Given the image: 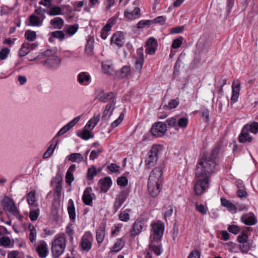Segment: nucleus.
<instances>
[{"label": "nucleus", "instance_id": "obj_6", "mask_svg": "<svg viewBox=\"0 0 258 258\" xmlns=\"http://www.w3.org/2000/svg\"><path fill=\"white\" fill-rule=\"evenodd\" d=\"M159 148V145H154L148 152L147 157L145 159V164L147 168L150 169L156 165L158 160Z\"/></svg>", "mask_w": 258, "mask_h": 258}, {"label": "nucleus", "instance_id": "obj_55", "mask_svg": "<svg viewBox=\"0 0 258 258\" xmlns=\"http://www.w3.org/2000/svg\"><path fill=\"white\" fill-rule=\"evenodd\" d=\"M39 214V209L38 208L35 209H31L29 215L30 219L32 221H36L38 217Z\"/></svg>", "mask_w": 258, "mask_h": 258}, {"label": "nucleus", "instance_id": "obj_19", "mask_svg": "<svg viewBox=\"0 0 258 258\" xmlns=\"http://www.w3.org/2000/svg\"><path fill=\"white\" fill-rule=\"evenodd\" d=\"M36 192L35 190H32L27 193L25 196L26 201L30 206V209L38 207L37 200L36 197Z\"/></svg>", "mask_w": 258, "mask_h": 258}, {"label": "nucleus", "instance_id": "obj_20", "mask_svg": "<svg viewBox=\"0 0 258 258\" xmlns=\"http://www.w3.org/2000/svg\"><path fill=\"white\" fill-rule=\"evenodd\" d=\"M106 225L104 223H101L96 231V239L97 243L100 244L104 241L105 236Z\"/></svg>", "mask_w": 258, "mask_h": 258}, {"label": "nucleus", "instance_id": "obj_36", "mask_svg": "<svg viewBox=\"0 0 258 258\" xmlns=\"http://www.w3.org/2000/svg\"><path fill=\"white\" fill-rule=\"evenodd\" d=\"M100 118L99 114H95L92 118H91L87 124L85 125L86 128H88L90 130H92L97 123L99 122Z\"/></svg>", "mask_w": 258, "mask_h": 258}, {"label": "nucleus", "instance_id": "obj_38", "mask_svg": "<svg viewBox=\"0 0 258 258\" xmlns=\"http://www.w3.org/2000/svg\"><path fill=\"white\" fill-rule=\"evenodd\" d=\"M102 69L104 73L108 75H111L114 72L112 64L109 62H103Z\"/></svg>", "mask_w": 258, "mask_h": 258}, {"label": "nucleus", "instance_id": "obj_14", "mask_svg": "<svg viewBox=\"0 0 258 258\" xmlns=\"http://www.w3.org/2000/svg\"><path fill=\"white\" fill-rule=\"evenodd\" d=\"M66 10L69 11H71V7L68 5H62L61 6H53L50 8L47 13L49 16H57L60 15H63L62 10Z\"/></svg>", "mask_w": 258, "mask_h": 258}, {"label": "nucleus", "instance_id": "obj_34", "mask_svg": "<svg viewBox=\"0 0 258 258\" xmlns=\"http://www.w3.org/2000/svg\"><path fill=\"white\" fill-rule=\"evenodd\" d=\"M34 44H30L29 43H24L19 51V55L20 57L24 56L27 55L30 51V50Z\"/></svg>", "mask_w": 258, "mask_h": 258}, {"label": "nucleus", "instance_id": "obj_10", "mask_svg": "<svg viewBox=\"0 0 258 258\" xmlns=\"http://www.w3.org/2000/svg\"><path fill=\"white\" fill-rule=\"evenodd\" d=\"M93 241L92 234L89 231L86 232L81 239L80 246L83 250L88 251L92 247Z\"/></svg>", "mask_w": 258, "mask_h": 258}, {"label": "nucleus", "instance_id": "obj_45", "mask_svg": "<svg viewBox=\"0 0 258 258\" xmlns=\"http://www.w3.org/2000/svg\"><path fill=\"white\" fill-rule=\"evenodd\" d=\"M188 122V119L186 117H181L177 120V130L179 128L184 129L186 127Z\"/></svg>", "mask_w": 258, "mask_h": 258}, {"label": "nucleus", "instance_id": "obj_11", "mask_svg": "<svg viewBox=\"0 0 258 258\" xmlns=\"http://www.w3.org/2000/svg\"><path fill=\"white\" fill-rule=\"evenodd\" d=\"M145 47V53L149 55H154L157 49L158 43L156 39L150 37L148 39Z\"/></svg>", "mask_w": 258, "mask_h": 258}, {"label": "nucleus", "instance_id": "obj_18", "mask_svg": "<svg viewBox=\"0 0 258 258\" xmlns=\"http://www.w3.org/2000/svg\"><path fill=\"white\" fill-rule=\"evenodd\" d=\"M127 198V194L124 191H120L116 196L113 205V209L115 212H117V211L120 208L126 200Z\"/></svg>", "mask_w": 258, "mask_h": 258}, {"label": "nucleus", "instance_id": "obj_43", "mask_svg": "<svg viewBox=\"0 0 258 258\" xmlns=\"http://www.w3.org/2000/svg\"><path fill=\"white\" fill-rule=\"evenodd\" d=\"M115 103L116 100L109 102V103L106 105L105 110L104 111V116L107 115L108 114H109V115L111 114L115 108Z\"/></svg>", "mask_w": 258, "mask_h": 258}, {"label": "nucleus", "instance_id": "obj_21", "mask_svg": "<svg viewBox=\"0 0 258 258\" xmlns=\"http://www.w3.org/2000/svg\"><path fill=\"white\" fill-rule=\"evenodd\" d=\"M247 126H243L238 137V141L240 143H244L246 142H252L253 138L249 135V131L247 130Z\"/></svg>", "mask_w": 258, "mask_h": 258}, {"label": "nucleus", "instance_id": "obj_50", "mask_svg": "<svg viewBox=\"0 0 258 258\" xmlns=\"http://www.w3.org/2000/svg\"><path fill=\"white\" fill-rule=\"evenodd\" d=\"M97 169L95 166H93L91 167L88 168L87 175L88 179L89 180H92L97 175Z\"/></svg>", "mask_w": 258, "mask_h": 258}, {"label": "nucleus", "instance_id": "obj_59", "mask_svg": "<svg viewBox=\"0 0 258 258\" xmlns=\"http://www.w3.org/2000/svg\"><path fill=\"white\" fill-rule=\"evenodd\" d=\"M149 248L151 251H153L157 255H159L161 253V247L159 245H155L153 243H151Z\"/></svg>", "mask_w": 258, "mask_h": 258}, {"label": "nucleus", "instance_id": "obj_47", "mask_svg": "<svg viewBox=\"0 0 258 258\" xmlns=\"http://www.w3.org/2000/svg\"><path fill=\"white\" fill-rule=\"evenodd\" d=\"M123 247V242L121 239H118L114 245L112 246L111 250L112 251L117 252L120 251Z\"/></svg>", "mask_w": 258, "mask_h": 258}, {"label": "nucleus", "instance_id": "obj_44", "mask_svg": "<svg viewBox=\"0 0 258 258\" xmlns=\"http://www.w3.org/2000/svg\"><path fill=\"white\" fill-rule=\"evenodd\" d=\"M13 243L12 244V241L10 237L8 236H3L0 238V245L3 246L5 247H12Z\"/></svg>", "mask_w": 258, "mask_h": 258}, {"label": "nucleus", "instance_id": "obj_32", "mask_svg": "<svg viewBox=\"0 0 258 258\" xmlns=\"http://www.w3.org/2000/svg\"><path fill=\"white\" fill-rule=\"evenodd\" d=\"M68 212L69 215V217L72 221L74 222L76 219V211L74 206V203L72 199L69 201L68 206Z\"/></svg>", "mask_w": 258, "mask_h": 258}, {"label": "nucleus", "instance_id": "obj_26", "mask_svg": "<svg viewBox=\"0 0 258 258\" xmlns=\"http://www.w3.org/2000/svg\"><path fill=\"white\" fill-rule=\"evenodd\" d=\"M99 184L101 190L104 192H106L112 184V180L110 177H106L100 179Z\"/></svg>", "mask_w": 258, "mask_h": 258}, {"label": "nucleus", "instance_id": "obj_30", "mask_svg": "<svg viewBox=\"0 0 258 258\" xmlns=\"http://www.w3.org/2000/svg\"><path fill=\"white\" fill-rule=\"evenodd\" d=\"M90 75L87 72H81L78 75V81L82 85H88L90 82Z\"/></svg>", "mask_w": 258, "mask_h": 258}, {"label": "nucleus", "instance_id": "obj_3", "mask_svg": "<svg viewBox=\"0 0 258 258\" xmlns=\"http://www.w3.org/2000/svg\"><path fill=\"white\" fill-rule=\"evenodd\" d=\"M46 10L39 7L34 11V13L29 16L26 21L27 25L32 27H41L46 17L45 13Z\"/></svg>", "mask_w": 258, "mask_h": 258}, {"label": "nucleus", "instance_id": "obj_53", "mask_svg": "<svg viewBox=\"0 0 258 258\" xmlns=\"http://www.w3.org/2000/svg\"><path fill=\"white\" fill-rule=\"evenodd\" d=\"M88 128L85 126L84 130L82 131L81 137L84 140H88L93 137V135L91 133Z\"/></svg>", "mask_w": 258, "mask_h": 258}, {"label": "nucleus", "instance_id": "obj_51", "mask_svg": "<svg viewBox=\"0 0 258 258\" xmlns=\"http://www.w3.org/2000/svg\"><path fill=\"white\" fill-rule=\"evenodd\" d=\"M166 21V17L165 16H160L151 20V25L153 24H158L159 25H163L165 24Z\"/></svg>", "mask_w": 258, "mask_h": 258}, {"label": "nucleus", "instance_id": "obj_31", "mask_svg": "<svg viewBox=\"0 0 258 258\" xmlns=\"http://www.w3.org/2000/svg\"><path fill=\"white\" fill-rule=\"evenodd\" d=\"M94 42L93 37L91 36H89L85 47V52L88 55H91L93 53Z\"/></svg>", "mask_w": 258, "mask_h": 258}, {"label": "nucleus", "instance_id": "obj_12", "mask_svg": "<svg viewBox=\"0 0 258 258\" xmlns=\"http://www.w3.org/2000/svg\"><path fill=\"white\" fill-rule=\"evenodd\" d=\"M36 251L39 257L45 258L48 254V248L46 242L44 240H40L36 245Z\"/></svg>", "mask_w": 258, "mask_h": 258}, {"label": "nucleus", "instance_id": "obj_23", "mask_svg": "<svg viewBox=\"0 0 258 258\" xmlns=\"http://www.w3.org/2000/svg\"><path fill=\"white\" fill-rule=\"evenodd\" d=\"M97 98L102 102H111L115 100V96L113 93H105L104 91H100Z\"/></svg>", "mask_w": 258, "mask_h": 258}, {"label": "nucleus", "instance_id": "obj_63", "mask_svg": "<svg viewBox=\"0 0 258 258\" xmlns=\"http://www.w3.org/2000/svg\"><path fill=\"white\" fill-rule=\"evenodd\" d=\"M117 183L120 186H125L128 183V179L125 176L119 177L117 179Z\"/></svg>", "mask_w": 258, "mask_h": 258}, {"label": "nucleus", "instance_id": "obj_35", "mask_svg": "<svg viewBox=\"0 0 258 258\" xmlns=\"http://www.w3.org/2000/svg\"><path fill=\"white\" fill-rule=\"evenodd\" d=\"M50 37L49 38V41L53 42V38L58 39L60 41H62L65 38V34L62 31H56L52 32L49 34Z\"/></svg>", "mask_w": 258, "mask_h": 258}, {"label": "nucleus", "instance_id": "obj_15", "mask_svg": "<svg viewBox=\"0 0 258 258\" xmlns=\"http://www.w3.org/2000/svg\"><path fill=\"white\" fill-rule=\"evenodd\" d=\"M145 225V223L141 219H137L130 230L131 235L136 236L139 234L142 231Z\"/></svg>", "mask_w": 258, "mask_h": 258}, {"label": "nucleus", "instance_id": "obj_62", "mask_svg": "<svg viewBox=\"0 0 258 258\" xmlns=\"http://www.w3.org/2000/svg\"><path fill=\"white\" fill-rule=\"evenodd\" d=\"M179 104V101L178 99H171L170 100L168 105H167V108L171 110L175 108Z\"/></svg>", "mask_w": 258, "mask_h": 258}, {"label": "nucleus", "instance_id": "obj_7", "mask_svg": "<svg viewBox=\"0 0 258 258\" xmlns=\"http://www.w3.org/2000/svg\"><path fill=\"white\" fill-rule=\"evenodd\" d=\"M2 206L5 211H8L16 217L20 216L19 210L14 201L8 196H5L1 202Z\"/></svg>", "mask_w": 258, "mask_h": 258}, {"label": "nucleus", "instance_id": "obj_24", "mask_svg": "<svg viewBox=\"0 0 258 258\" xmlns=\"http://www.w3.org/2000/svg\"><path fill=\"white\" fill-rule=\"evenodd\" d=\"M140 15V9L138 7H136L133 11L126 9L124 13V17L129 20H133L138 18Z\"/></svg>", "mask_w": 258, "mask_h": 258}, {"label": "nucleus", "instance_id": "obj_25", "mask_svg": "<svg viewBox=\"0 0 258 258\" xmlns=\"http://www.w3.org/2000/svg\"><path fill=\"white\" fill-rule=\"evenodd\" d=\"M54 180H55V182L56 183L54 189V193L58 198H60L61 195L62 190V177L60 173H57L56 174V176Z\"/></svg>", "mask_w": 258, "mask_h": 258}, {"label": "nucleus", "instance_id": "obj_58", "mask_svg": "<svg viewBox=\"0 0 258 258\" xmlns=\"http://www.w3.org/2000/svg\"><path fill=\"white\" fill-rule=\"evenodd\" d=\"M78 25H70L66 30V32L70 36L74 35L78 29Z\"/></svg>", "mask_w": 258, "mask_h": 258}, {"label": "nucleus", "instance_id": "obj_37", "mask_svg": "<svg viewBox=\"0 0 258 258\" xmlns=\"http://www.w3.org/2000/svg\"><path fill=\"white\" fill-rule=\"evenodd\" d=\"M28 230L30 232L29 234V239L31 243H34L36 240L37 231L34 226L31 224H29Z\"/></svg>", "mask_w": 258, "mask_h": 258}, {"label": "nucleus", "instance_id": "obj_49", "mask_svg": "<svg viewBox=\"0 0 258 258\" xmlns=\"http://www.w3.org/2000/svg\"><path fill=\"white\" fill-rule=\"evenodd\" d=\"M131 72L130 67L124 66L121 68L119 72V76L121 78H124L130 74Z\"/></svg>", "mask_w": 258, "mask_h": 258}, {"label": "nucleus", "instance_id": "obj_40", "mask_svg": "<svg viewBox=\"0 0 258 258\" xmlns=\"http://www.w3.org/2000/svg\"><path fill=\"white\" fill-rule=\"evenodd\" d=\"M248 231L249 228H246L245 230L241 231L240 234L237 237V240L240 243H246L247 242Z\"/></svg>", "mask_w": 258, "mask_h": 258}, {"label": "nucleus", "instance_id": "obj_60", "mask_svg": "<svg viewBox=\"0 0 258 258\" xmlns=\"http://www.w3.org/2000/svg\"><path fill=\"white\" fill-rule=\"evenodd\" d=\"M166 122L169 126L173 127L176 131L177 130V120L175 118H168L166 119Z\"/></svg>", "mask_w": 258, "mask_h": 258}, {"label": "nucleus", "instance_id": "obj_13", "mask_svg": "<svg viewBox=\"0 0 258 258\" xmlns=\"http://www.w3.org/2000/svg\"><path fill=\"white\" fill-rule=\"evenodd\" d=\"M124 36L123 32L118 31L114 33L111 38V45L116 46L118 48L121 47L124 43Z\"/></svg>", "mask_w": 258, "mask_h": 258}, {"label": "nucleus", "instance_id": "obj_52", "mask_svg": "<svg viewBox=\"0 0 258 258\" xmlns=\"http://www.w3.org/2000/svg\"><path fill=\"white\" fill-rule=\"evenodd\" d=\"M58 62L59 60L57 57H52L47 58L45 61V64L47 65L48 67H53Z\"/></svg>", "mask_w": 258, "mask_h": 258}, {"label": "nucleus", "instance_id": "obj_5", "mask_svg": "<svg viewBox=\"0 0 258 258\" xmlns=\"http://www.w3.org/2000/svg\"><path fill=\"white\" fill-rule=\"evenodd\" d=\"M152 231L150 235L151 243L153 241L160 240L162 237L164 230V223L161 221L152 223L151 224Z\"/></svg>", "mask_w": 258, "mask_h": 258}, {"label": "nucleus", "instance_id": "obj_39", "mask_svg": "<svg viewBox=\"0 0 258 258\" xmlns=\"http://www.w3.org/2000/svg\"><path fill=\"white\" fill-rule=\"evenodd\" d=\"M118 14L115 15L114 17L110 18L106 24L104 26V30L105 31H110L111 27L116 23L117 19L118 16Z\"/></svg>", "mask_w": 258, "mask_h": 258}, {"label": "nucleus", "instance_id": "obj_41", "mask_svg": "<svg viewBox=\"0 0 258 258\" xmlns=\"http://www.w3.org/2000/svg\"><path fill=\"white\" fill-rule=\"evenodd\" d=\"M131 210L127 209L124 210H121L120 214L118 215V217L120 220L123 222H127L130 219V213Z\"/></svg>", "mask_w": 258, "mask_h": 258}, {"label": "nucleus", "instance_id": "obj_42", "mask_svg": "<svg viewBox=\"0 0 258 258\" xmlns=\"http://www.w3.org/2000/svg\"><path fill=\"white\" fill-rule=\"evenodd\" d=\"M221 202L223 206L227 208L230 211H235L236 209V206L225 198H221Z\"/></svg>", "mask_w": 258, "mask_h": 258}, {"label": "nucleus", "instance_id": "obj_22", "mask_svg": "<svg viewBox=\"0 0 258 258\" xmlns=\"http://www.w3.org/2000/svg\"><path fill=\"white\" fill-rule=\"evenodd\" d=\"M137 56L136 58L135 68L140 72L142 70L144 62L143 49H138L137 51Z\"/></svg>", "mask_w": 258, "mask_h": 258}, {"label": "nucleus", "instance_id": "obj_54", "mask_svg": "<svg viewBox=\"0 0 258 258\" xmlns=\"http://www.w3.org/2000/svg\"><path fill=\"white\" fill-rule=\"evenodd\" d=\"M183 40V38L181 36L174 39L172 42L171 48L173 49L179 48L182 44Z\"/></svg>", "mask_w": 258, "mask_h": 258}, {"label": "nucleus", "instance_id": "obj_29", "mask_svg": "<svg viewBox=\"0 0 258 258\" xmlns=\"http://www.w3.org/2000/svg\"><path fill=\"white\" fill-rule=\"evenodd\" d=\"M64 24V20L60 17H55L50 21V25L53 29H61Z\"/></svg>", "mask_w": 258, "mask_h": 258}, {"label": "nucleus", "instance_id": "obj_56", "mask_svg": "<svg viewBox=\"0 0 258 258\" xmlns=\"http://www.w3.org/2000/svg\"><path fill=\"white\" fill-rule=\"evenodd\" d=\"M10 52V49L7 47H4L0 50V59H6Z\"/></svg>", "mask_w": 258, "mask_h": 258}, {"label": "nucleus", "instance_id": "obj_61", "mask_svg": "<svg viewBox=\"0 0 258 258\" xmlns=\"http://www.w3.org/2000/svg\"><path fill=\"white\" fill-rule=\"evenodd\" d=\"M228 230L234 234H237L240 231V227L236 225H231L228 226Z\"/></svg>", "mask_w": 258, "mask_h": 258}, {"label": "nucleus", "instance_id": "obj_33", "mask_svg": "<svg viewBox=\"0 0 258 258\" xmlns=\"http://www.w3.org/2000/svg\"><path fill=\"white\" fill-rule=\"evenodd\" d=\"M57 143L58 142L55 138L51 140L48 148L43 155L44 158H48L52 154Z\"/></svg>", "mask_w": 258, "mask_h": 258}, {"label": "nucleus", "instance_id": "obj_28", "mask_svg": "<svg viewBox=\"0 0 258 258\" xmlns=\"http://www.w3.org/2000/svg\"><path fill=\"white\" fill-rule=\"evenodd\" d=\"M241 221L247 225H252L256 223V219L252 213L245 214L241 216Z\"/></svg>", "mask_w": 258, "mask_h": 258}, {"label": "nucleus", "instance_id": "obj_48", "mask_svg": "<svg viewBox=\"0 0 258 258\" xmlns=\"http://www.w3.org/2000/svg\"><path fill=\"white\" fill-rule=\"evenodd\" d=\"M244 126H247V130L254 134L258 133V122H253L251 124H246Z\"/></svg>", "mask_w": 258, "mask_h": 258}, {"label": "nucleus", "instance_id": "obj_16", "mask_svg": "<svg viewBox=\"0 0 258 258\" xmlns=\"http://www.w3.org/2000/svg\"><path fill=\"white\" fill-rule=\"evenodd\" d=\"M94 196L92 188L91 187H87L85 189L82 196L83 202L87 205L92 206Z\"/></svg>", "mask_w": 258, "mask_h": 258}, {"label": "nucleus", "instance_id": "obj_4", "mask_svg": "<svg viewBox=\"0 0 258 258\" xmlns=\"http://www.w3.org/2000/svg\"><path fill=\"white\" fill-rule=\"evenodd\" d=\"M66 246V237L63 233L56 235L52 242L51 250L55 257L59 256L63 252Z\"/></svg>", "mask_w": 258, "mask_h": 258}, {"label": "nucleus", "instance_id": "obj_17", "mask_svg": "<svg viewBox=\"0 0 258 258\" xmlns=\"http://www.w3.org/2000/svg\"><path fill=\"white\" fill-rule=\"evenodd\" d=\"M240 90V82L238 79H234L232 85V95L231 97V100L233 103L237 101L239 95Z\"/></svg>", "mask_w": 258, "mask_h": 258}, {"label": "nucleus", "instance_id": "obj_1", "mask_svg": "<svg viewBox=\"0 0 258 258\" xmlns=\"http://www.w3.org/2000/svg\"><path fill=\"white\" fill-rule=\"evenodd\" d=\"M217 154L216 152L213 151L210 155H204L198 160L195 177L210 178L212 174L217 170V165L215 161Z\"/></svg>", "mask_w": 258, "mask_h": 258}, {"label": "nucleus", "instance_id": "obj_8", "mask_svg": "<svg viewBox=\"0 0 258 258\" xmlns=\"http://www.w3.org/2000/svg\"><path fill=\"white\" fill-rule=\"evenodd\" d=\"M197 179L195 186L194 191L196 195H201L205 192L209 187V178L207 177H196Z\"/></svg>", "mask_w": 258, "mask_h": 258}, {"label": "nucleus", "instance_id": "obj_46", "mask_svg": "<svg viewBox=\"0 0 258 258\" xmlns=\"http://www.w3.org/2000/svg\"><path fill=\"white\" fill-rule=\"evenodd\" d=\"M37 37V35L36 32L28 30L25 32V38L29 41H34Z\"/></svg>", "mask_w": 258, "mask_h": 258}, {"label": "nucleus", "instance_id": "obj_27", "mask_svg": "<svg viewBox=\"0 0 258 258\" xmlns=\"http://www.w3.org/2000/svg\"><path fill=\"white\" fill-rule=\"evenodd\" d=\"M89 153V151H88L86 153V156L85 158L81 154L79 153H74L71 154L69 156H68V159L69 160L73 162H78L80 163L82 161L87 162V155Z\"/></svg>", "mask_w": 258, "mask_h": 258}, {"label": "nucleus", "instance_id": "obj_9", "mask_svg": "<svg viewBox=\"0 0 258 258\" xmlns=\"http://www.w3.org/2000/svg\"><path fill=\"white\" fill-rule=\"evenodd\" d=\"M166 131V124L160 121L154 123L150 129V132L152 135L155 137L163 136Z\"/></svg>", "mask_w": 258, "mask_h": 258}, {"label": "nucleus", "instance_id": "obj_2", "mask_svg": "<svg viewBox=\"0 0 258 258\" xmlns=\"http://www.w3.org/2000/svg\"><path fill=\"white\" fill-rule=\"evenodd\" d=\"M163 171L160 167L154 168L149 176L148 189L150 194L153 197L160 193L163 181Z\"/></svg>", "mask_w": 258, "mask_h": 258}, {"label": "nucleus", "instance_id": "obj_64", "mask_svg": "<svg viewBox=\"0 0 258 258\" xmlns=\"http://www.w3.org/2000/svg\"><path fill=\"white\" fill-rule=\"evenodd\" d=\"M8 258H21V256L18 251L12 250L8 253Z\"/></svg>", "mask_w": 258, "mask_h": 258}, {"label": "nucleus", "instance_id": "obj_57", "mask_svg": "<svg viewBox=\"0 0 258 258\" xmlns=\"http://www.w3.org/2000/svg\"><path fill=\"white\" fill-rule=\"evenodd\" d=\"M103 152L102 148L98 149L97 150H92L90 155V159L94 160L96 159L99 155Z\"/></svg>", "mask_w": 258, "mask_h": 258}]
</instances>
